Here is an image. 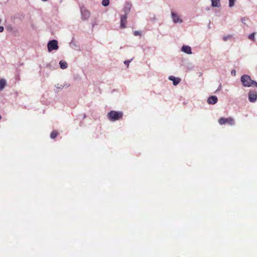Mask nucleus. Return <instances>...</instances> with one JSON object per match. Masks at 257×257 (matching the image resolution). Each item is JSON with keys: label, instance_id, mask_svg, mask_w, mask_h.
<instances>
[{"label": "nucleus", "instance_id": "b1692460", "mask_svg": "<svg viewBox=\"0 0 257 257\" xmlns=\"http://www.w3.org/2000/svg\"><path fill=\"white\" fill-rule=\"evenodd\" d=\"M231 74L235 75V70H232L231 71Z\"/></svg>", "mask_w": 257, "mask_h": 257}, {"label": "nucleus", "instance_id": "0eeeda50", "mask_svg": "<svg viewBox=\"0 0 257 257\" xmlns=\"http://www.w3.org/2000/svg\"><path fill=\"white\" fill-rule=\"evenodd\" d=\"M218 99L216 96H211L207 100V102L210 104H214L217 102Z\"/></svg>", "mask_w": 257, "mask_h": 257}, {"label": "nucleus", "instance_id": "423d86ee", "mask_svg": "<svg viewBox=\"0 0 257 257\" xmlns=\"http://www.w3.org/2000/svg\"><path fill=\"white\" fill-rule=\"evenodd\" d=\"M127 16L126 14L122 15L120 18V28H124L126 27V24L127 22Z\"/></svg>", "mask_w": 257, "mask_h": 257}, {"label": "nucleus", "instance_id": "39448f33", "mask_svg": "<svg viewBox=\"0 0 257 257\" xmlns=\"http://www.w3.org/2000/svg\"><path fill=\"white\" fill-rule=\"evenodd\" d=\"M248 99L250 102H255L257 99V92L254 91H250L248 93Z\"/></svg>", "mask_w": 257, "mask_h": 257}, {"label": "nucleus", "instance_id": "f3484780", "mask_svg": "<svg viewBox=\"0 0 257 257\" xmlns=\"http://www.w3.org/2000/svg\"><path fill=\"white\" fill-rule=\"evenodd\" d=\"M241 21L243 24L247 25V22L249 21V19L247 17H243L241 18Z\"/></svg>", "mask_w": 257, "mask_h": 257}, {"label": "nucleus", "instance_id": "4468645a", "mask_svg": "<svg viewBox=\"0 0 257 257\" xmlns=\"http://www.w3.org/2000/svg\"><path fill=\"white\" fill-rule=\"evenodd\" d=\"M6 85V81L4 79H0V90H2L4 89L5 86Z\"/></svg>", "mask_w": 257, "mask_h": 257}, {"label": "nucleus", "instance_id": "a211bd4d", "mask_svg": "<svg viewBox=\"0 0 257 257\" xmlns=\"http://www.w3.org/2000/svg\"><path fill=\"white\" fill-rule=\"evenodd\" d=\"M255 34V33L254 32H253L252 34H250L248 37V39L251 40H252L253 41H255V38H254Z\"/></svg>", "mask_w": 257, "mask_h": 257}, {"label": "nucleus", "instance_id": "bb28decb", "mask_svg": "<svg viewBox=\"0 0 257 257\" xmlns=\"http://www.w3.org/2000/svg\"><path fill=\"white\" fill-rule=\"evenodd\" d=\"M2 117H1V115H0V119H1Z\"/></svg>", "mask_w": 257, "mask_h": 257}, {"label": "nucleus", "instance_id": "f257e3e1", "mask_svg": "<svg viewBox=\"0 0 257 257\" xmlns=\"http://www.w3.org/2000/svg\"><path fill=\"white\" fill-rule=\"evenodd\" d=\"M241 81L244 87H257V82L252 80L249 76L243 75L241 77Z\"/></svg>", "mask_w": 257, "mask_h": 257}, {"label": "nucleus", "instance_id": "ddd939ff", "mask_svg": "<svg viewBox=\"0 0 257 257\" xmlns=\"http://www.w3.org/2000/svg\"><path fill=\"white\" fill-rule=\"evenodd\" d=\"M132 5L130 3H126L124 7L123 10L124 12L126 14L128 13L131 9Z\"/></svg>", "mask_w": 257, "mask_h": 257}, {"label": "nucleus", "instance_id": "7ed1b4c3", "mask_svg": "<svg viewBox=\"0 0 257 257\" xmlns=\"http://www.w3.org/2000/svg\"><path fill=\"white\" fill-rule=\"evenodd\" d=\"M218 122L220 125H224L226 123L230 125H233L235 124V120L234 118L231 117L227 118L221 117L218 119Z\"/></svg>", "mask_w": 257, "mask_h": 257}, {"label": "nucleus", "instance_id": "aec40b11", "mask_svg": "<svg viewBox=\"0 0 257 257\" xmlns=\"http://www.w3.org/2000/svg\"><path fill=\"white\" fill-rule=\"evenodd\" d=\"M142 34V32L141 31H135L134 32V35L136 36H141Z\"/></svg>", "mask_w": 257, "mask_h": 257}, {"label": "nucleus", "instance_id": "1a4fd4ad", "mask_svg": "<svg viewBox=\"0 0 257 257\" xmlns=\"http://www.w3.org/2000/svg\"><path fill=\"white\" fill-rule=\"evenodd\" d=\"M172 17L174 23H181L182 22L179 17L174 12H172Z\"/></svg>", "mask_w": 257, "mask_h": 257}, {"label": "nucleus", "instance_id": "393cba45", "mask_svg": "<svg viewBox=\"0 0 257 257\" xmlns=\"http://www.w3.org/2000/svg\"><path fill=\"white\" fill-rule=\"evenodd\" d=\"M221 84H220V85H219V87L218 88V90H219L221 89Z\"/></svg>", "mask_w": 257, "mask_h": 257}, {"label": "nucleus", "instance_id": "f03ea898", "mask_svg": "<svg viewBox=\"0 0 257 257\" xmlns=\"http://www.w3.org/2000/svg\"><path fill=\"white\" fill-rule=\"evenodd\" d=\"M123 113L121 111H110L107 114V117L110 120L115 121L122 118Z\"/></svg>", "mask_w": 257, "mask_h": 257}, {"label": "nucleus", "instance_id": "9b49d317", "mask_svg": "<svg viewBox=\"0 0 257 257\" xmlns=\"http://www.w3.org/2000/svg\"><path fill=\"white\" fill-rule=\"evenodd\" d=\"M169 80L173 81V84L174 85H177L181 81L180 78H175L173 76H170L169 77Z\"/></svg>", "mask_w": 257, "mask_h": 257}, {"label": "nucleus", "instance_id": "6ab92c4d", "mask_svg": "<svg viewBox=\"0 0 257 257\" xmlns=\"http://www.w3.org/2000/svg\"><path fill=\"white\" fill-rule=\"evenodd\" d=\"M109 4V0H102V5L103 6L106 7V6H108Z\"/></svg>", "mask_w": 257, "mask_h": 257}, {"label": "nucleus", "instance_id": "4be33fe9", "mask_svg": "<svg viewBox=\"0 0 257 257\" xmlns=\"http://www.w3.org/2000/svg\"><path fill=\"white\" fill-rule=\"evenodd\" d=\"M131 60H126L124 62V63L127 65L128 67L129 63L131 62Z\"/></svg>", "mask_w": 257, "mask_h": 257}, {"label": "nucleus", "instance_id": "a878e982", "mask_svg": "<svg viewBox=\"0 0 257 257\" xmlns=\"http://www.w3.org/2000/svg\"><path fill=\"white\" fill-rule=\"evenodd\" d=\"M227 38H228V37H224L223 38V40H224V41H226V40H227Z\"/></svg>", "mask_w": 257, "mask_h": 257}, {"label": "nucleus", "instance_id": "412c9836", "mask_svg": "<svg viewBox=\"0 0 257 257\" xmlns=\"http://www.w3.org/2000/svg\"><path fill=\"white\" fill-rule=\"evenodd\" d=\"M235 0H229V5L230 7H232L234 6Z\"/></svg>", "mask_w": 257, "mask_h": 257}, {"label": "nucleus", "instance_id": "6e6552de", "mask_svg": "<svg viewBox=\"0 0 257 257\" xmlns=\"http://www.w3.org/2000/svg\"><path fill=\"white\" fill-rule=\"evenodd\" d=\"M81 15L83 20H87L90 17V13L88 10H84L81 11Z\"/></svg>", "mask_w": 257, "mask_h": 257}, {"label": "nucleus", "instance_id": "f8f14e48", "mask_svg": "<svg viewBox=\"0 0 257 257\" xmlns=\"http://www.w3.org/2000/svg\"><path fill=\"white\" fill-rule=\"evenodd\" d=\"M211 5L213 7H219L220 6L219 0H211Z\"/></svg>", "mask_w": 257, "mask_h": 257}, {"label": "nucleus", "instance_id": "9d476101", "mask_svg": "<svg viewBox=\"0 0 257 257\" xmlns=\"http://www.w3.org/2000/svg\"><path fill=\"white\" fill-rule=\"evenodd\" d=\"M181 50L188 54H191L192 53L191 48L188 46H183L181 48Z\"/></svg>", "mask_w": 257, "mask_h": 257}, {"label": "nucleus", "instance_id": "2eb2a0df", "mask_svg": "<svg viewBox=\"0 0 257 257\" xmlns=\"http://www.w3.org/2000/svg\"><path fill=\"white\" fill-rule=\"evenodd\" d=\"M59 64H60V67L62 69H65L68 66V65H67V63H66V62H65L64 61H62V60L60 61Z\"/></svg>", "mask_w": 257, "mask_h": 257}, {"label": "nucleus", "instance_id": "5701e85b", "mask_svg": "<svg viewBox=\"0 0 257 257\" xmlns=\"http://www.w3.org/2000/svg\"><path fill=\"white\" fill-rule=\"evenodd\" d=\"M4 31V27L0 26V32H2Z\"/></svg>", "mask_w": 257, "mask_h": 257}, {"label": "nucleus", "instance_id": "dca6fc26", "mask_svg": "<svg viewBox=\"0 0 257 257\" xmlns=\"http://www.w3.org/2000/svg\"><path fill=\"white\" fill-rule=\"evenodd\" d=\"M58 135V133L56 131H53L52 132L50 137L52 139H55L56 138Z\"/></svg>", "mask_w": 257, "mask_h": 257}, {"label": "nucleus", "instance_id": "20e7f679", "mask_svg": "<svg viewBox=\"0 0 257 257\" xmlns=\"http://www.w3.org/2000/svg\"><path fill=\"white\" fill-rule=\"evenodd\" d=\"M47 47L49 52H51L53 50H57L58 49L57 41L53 40L49 41L48 43Z\"/></svg>", "mask_w": 257, "mask_h": 257}]
</instances>
